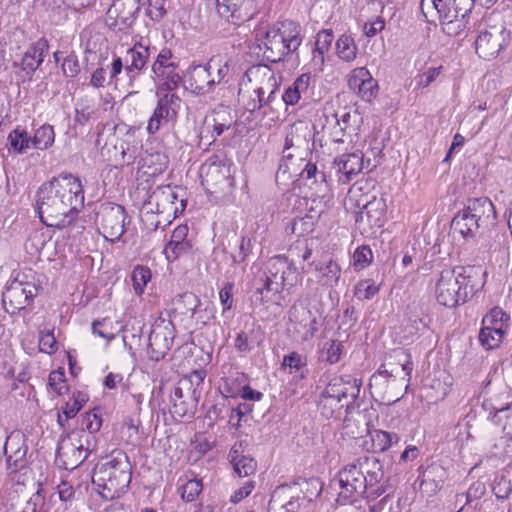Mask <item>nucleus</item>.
Listing matches in <instances>:
<instances>
[{"label":"nucleus","instance_id":"nucleus-1","mask_svg":"<svg viewBox=\"0 0 512 512\" xmlns=\"http://www.w3.org/2000/svg\"><path fill=\"white\" fill-rule=\"evenodd\" d=\"M84 206L81 180L61 173L43 183L36 192V211L43 224L63 229L71 225Z\"/></svg>","mask_w":512,"mask_h":512},{"label":"nucleus","instance_id":"nucleus-2","mask_svg":"<svg viewBox=\"0 0 512 512\" xmlns=\"http://www.w3.org/2000/svg\"><path fill=\"white\" fill-rule=\"evenodd\" d=\"M132 478V464L127 454L120 449L113 450L107 461L97 464L92 472V484L106 500L119 498L129 487Z\"/></svg>","mask_w":512,"mask_h":512},{"label":"nucleus","instance_id":"nucleus-3","mask_svg":"<svg viewBox=\"0 0 512 512\" xmlns=\"http://www.w3.org/2000/svg\"><path fill=\"white\" fill-rule=\"evenodd\" d=\"M298 279L297 268L284 256L271 258L266 269L254 281V297L261 304L271 300V295L293 287Z\"/></svg>","mask_w":512,"mask_h":512},{"label":"nucleus","instance_id":"nucleus-4","mask_svg":"<svg viewBox=\"0 0 512 512\" xmlns=\"http://www.w3.org/2000/svg\"><path fill=\"white\" fill-rule=\"evenodd\" d=\"M263 37L264 58L271 63H279L297 54L303 41L302 27L293 20L280 21L270 26Z\"/></svg>","mask_w":512,"mask_h":512},{"label":"nucleus","instance_id":"nucleus-5","mask_svg":"<svg viewBox=\"0 0 512 512\" xmlns=\"http://www.w3.org/2000/svg\"><path fill=\"white\" fill-rule=\"evenodd\" d=\"M321 491V483L317 478L280 486L269 501L268 512H300L303 507L317 498Z\"/></svg>","mask_w":512,"mask_h":512},{"label":"nucleus","instance_id":"nucleus-6","mask_svg":"<svg viewBox=\"0 0 512 512\" xmlns=\"http://www.w3.org/2000/svg\"><path fill=\"white\" fill-rule=\"evenodd\" d=\"M337 478L341 489L337 497V502L340 505L353 503L359 497H362L369 487L363 471L355 462L341 468Z\"/></svg>","mask_w":512,"mask_h":512},{"label":"nucleus","instance_id":"nucleus-7","mask_svg":"<svg viewBox=\"0 0 512 512\" xmlns=\"http://www.w3.org/2000/svg\"><path fill=\"white\" fill-rule=\"evenodd\" d=\"M97 220L100 221L103 236L112 243L120 240L125 233L126 224L130 223L125 208L115 203L102 205L97 213Z\"/></svg>","mask_w":512,"mask_h":512},{"label":"nucleus","instance_id":"nucleus-8","mask_svg":"<svg viewBox=\"0 0 512 512\" xmlns=\"http://www.w3.org/2000/svg\"><path fill=\"white\" fill-rule=\"evenodd\" d=\"M175 338L172 321L158 318L152 325L148 337L147 353L151 360L160 361L171 349Z\"/></svg>","mask_w":512,"mask_h":512},{"label":"nucleus","instance_id":"nucleus-9","mask_svg":"<svg viewBox=\"0 0 512 512\" xmlns=\"http://www.w3.org/2000/svg\"><path fill=\"white\" fill-rule=\"evenodd\" d=\"M454 272L452 268L442 270L436 283V299L439 304L448 308H454L467 302L466 292H463Z\"/></svg>","mask_w":512,"mask_h":512},{"label":"nucleus","instance_id":"nucleus-10","mask_svg":"<svg viewBox=\"0 0 512 512\" xmlns=\"http://www.w3.org/2000/svg\"><path fill=\"white\" fill-rule=\"evenodd\" d=\"M510 34V31L505 27L497 26L482 31L475 41L476 53L485 60L497 57L509 45Z\"/></svg>","mask_w":512,"mask_h":512},{"label":"nucleus","instance_id":"nucleus-11","mask_svg":"<svg viewBox=\"0 0 512 512\" xmlns=\"http://www.w3.org/2000/svg\"><path fill=\"white\" fill-rule=\"evenodd\" d=\"M38 288L34 283L13 280L3 292L5 310L11 314L26 308L37 295Z\"/></svg>","mask_w":512,"mask_h":512},{"label":"nucleus","instance_id":"nucleus-12","mask_svg":"<svg viewBox=\"0 0 512 512\" xmlns=\"http://www.w3.org/2000/svg\"><path fill=\"white\" fill-rule=\"evenodd\" d=\"M141 0H115L107 12V25L118 31L132 27L141 9Z\"/></svg>","mask_w":512,"mask_h":512},{"label":"nucleus","instance_id":"nucleus-13","mask_svg":"<svg viewBox=\"0 0 512 512\" xmlns=\"http://www.w3.org/2000/svg\"><path fill=\"white\" fill-rule=\"evenodd\" d=\"M152 116L148 121L147 130L149 133H156L162 122H175L181 105V98L176 93L162 92Z\"/></svg>","mask_w":512,"mask_h":512},{"label":"nucleus","instance_id":"nucleus-14","mask_svg":"<svg viewBox=\"0 0 512 512\" xmlns=\"http://www.w3.org/2000/svg\"><path fill=\"white\" fill-rule=\"evenodd\" d=\"M48 51V40L42 37L28 47L20 63L14 62V67L20 68L18 75L22 82L32 81L34 73L43 63Z\"/></svg>","mask_w":512,"mask_h":512},{"label":"nucleus","instance_id":"nucleus-15","mask_svg":"<svg viewBox=\"0 0 512 512\" xmlns=\"http://www.w3.org/2000/svg\"><path fill=\"white\" fill-rule=\"evenodd\" d=\"M184 189L182 187L172 188L170 185L158 186L144 201V205H152L155 203L156 212L163 213L166 210H172L176 214L179 210L177 206L172 207L176 204V201H180V211H183L186 207V200L182 198Z\"/></svg>","mask_w":512,"mask_h":512},{"label":"nucleus","instance_id":"nucleus-16","mask_svg":"<svg viewBox=\"0 0 512 512\" xmlns=\"http://www.w3.org/2000/svg\"><path fill=\"white\" fill-rule=\"evenodd\" d=\"M199 398L200 392L185 391L178 385L174 387L173 391L170 393V399L172 402L170 413L172 417L175 419L194 417Z\"/></svg>","mask_w":512,"mask_h":512},{"label":"nucleus","instance_id":"nucleus-17","mask_svg":"<svg viewBox=\"0 0 512 512\" xmlns=\"http://www.w3.org/2000/svg\"><path fill=\"white\" fill-rule=\"evenodd\" d=\"M214 58L206 65H193L187 70V82L190 90L197 95H204L213 90L215 76L213 74Z\"/></svg>","mask_w":512,"mask_h":512},{"label":"nucleus","instance_id":"nucleus-18","mask_svg":"<svg viewBox=\"0 0 512 512\" xmlns=\"http://www.w3.org/2000/svg\"><path fill=\"white\" fill-rule=\"evenodd\" d=\"M452 269L463 292H466L467 300L484 287L486 272L480 265L457 266Z\"/></svg>","mask_w":512,"mask_h":512},{"label":"nucleus","instance_id":"nucleus-19","mask_svg":"<svg viewBox=\"0 0 512 512\" xmlns=\"http://www.w3.org/2000/svg\"><path fill=\"white\" fill-rule=\"evenodd\" d=\"M361 381L351 376H335L330 379L321 394L338 400L350 397L354 401L360 393Z\"/></svg>","mask_w":512,"mask_h":512},{"label":"nucleus","instance_id":"nucleus-20","mask_svg":"<svg viewBox=\"0 0 512 512\" xmlns=\"http://www.w3.org/2000/svg\"><path fill=\"white\" fill-rule=\"evenodd\" d=\"M3 450L9 468H13V471L22 468L28 450L25 435L20 431H12L6 437Z\"/></svg>","mask_w":512,"mask_h":512},{"label":"nucleus","instance_id":"nucleus-21","mask_svg":"<svg viewBox=\"0 0 512 512\" xmlns=\"http://www.w3.org/2000/svg\"><path fill=\"white\" fill-rule=\"evenodd\" d=\"M348 86L352 90H357L360 98L366 102H371L378 93V83L366 67H359L352 71Z\"/></svg>","mask_w":512,"mask_h":512},{"label":"nucleus","instance_id":"nucleus-22","mask_svg":"<svg viewBox=\"0 0 512 512\" xmlns=\"http://www.w3.org/2000/svg\"><path fill=\"white\" fill-rule=\"evenodd\" d=\"M151 49L142 44H136L127 51L125 60V72L129 79V85L133 86V82L147 68L150 58Z\"/></svg>","mask_w":512,"mask_h":512},{"label":"nucleus","instance_id":"nucleus-23","mask_svg":"<svg viewBox=\"0 0 512 512\" xmlns=\"http://www.w3.org/2000/svg\"><path fill=\"white\" fill-rule=\"evenodd\" d=\"M386 216V203L382 198L373 197L372 200L368 201L362 208L361 211L355 215V222L361 223L366 218L369 226L382 227L385 222Z\"/></svg>","mask_w":512,"mask_h":512},{"label":"nucleus","instance_id":"nucleus-24","mask_svg":"<svg viewBox=\"0 0 512 512\" xmlns=\"http://www.w3.org/2000/svg\"><path fill=\"white\" fill-rule=\"evenodd\" d=\"M463 209L483 226L496 220L494 205L488 197L469 198Z\"/></svg>","mask_w":512,"mask_h":512},{"label":"nucleus","instance_id":"nucleus-25","mask_svg":"<svg viewBox=\"0 0 512 512\" xmlns=\"http://www.w3.org/2000/svg\"><path fill=\"white\" fill-rule=\"evenodd\" d=\"M334 163L338 166V172H341L344 176V179L340 178V180L349 182L364 168L363 153L356 151L343 154L337 157Z\"/></svg>","mask_w":512,"mask_h":512},{"label":"nucleus","instance_id":"nucleus-26","mask_svg":"<svg viewBox=\"0 0 512 512\" xmlns=\"http://www.w3.org/2000/svg\"><path fill=\"white\" fill-rule=\"evenodd\" d=\"M483 225L479 223L465 209L459 211L451 221L453 233H459L463 238H473Z\"/></svg>","mask_w":512,"mask_h":512},{"label":"nucleus","instance_id":"nucleus-27","mask_svg":"<svg viewBox=\"0 0 512 512\" xmlns=\"http://www.w3.org/2000/svg\"><path fill=\"white\" fill-rule=\"evenodd\" d=\"M311 75L303 73L295 79V81L285 90L282 95V101L286 105H295L304 97L309 98Z\"/></svg>","mask_w":512,"mask_h":512},{"label":"nucleus","instance_id":"nucleus-28","mask_svg":"<svg viewBox=\"0 0 512 512\" xmlns=\"http://www.w3.org/2000/svg\"><path fill=\"white\" fill-rule=\"evenodd\" d=\"M355 463L363 471L364 477L370 487L378 484L383 479V465L376 456L360 457Z\"/></svg>","mask_w":512,"mask_h":512},{"label":"nucleus","instance_id":"nucleus-29","mask_svg":"<svg viewBox=\"0 0 512 512\" xmlns=\"http://www.w3.org/2000/svg\"><path fill=\"white\" fill-rule=\"evenodd\" d=\"M428 3L438 15L442 23L451 24L457 21V10H455V0H421V9Z\"/></svg>","mask_w":512,"mask_h":512},{"label":"nucleus","instance_id":"nucleus-30","mask_svg":"<svg viewBox=\"0 0 512 512\" xmlns=\"http://www.w3.org/2000/svg\"><path fill=\"white\" fill-rule=\"evenodd\" d=\"M267 87H259L253 91V94L261 99L262 114L266 115L267 110H273V104L276 101V94L279 90V84L273 74H271L267 81Z\"/></svg>","mask_w":512,"mask_h":512},{"label":"nucleus","instance_id":"nucleus-31","mask_svg":"<svg viewBox=\"0 0 512 512\" xmlns=\"http://www.w3.org/2000/svg\"><path fill=\"white\" fill-rule=\"evenodd\" d=\"M336 123L340 127V130L345 134L356 132L362 122L361 114L357 109L349 108L335 113Z\"/></svg>","mask_w":512,"mask_h":512},{"label":"nucleus","instance_id":"nucleus-32","mask_svg":"<svg viewBox=\"0 0 512 512\" xmlns=\"http://www.w3.org/2000/svg\"><path fill=\"white\" fill-rule=\"evenodd\" d=\"M177 64L168 65L163 71L155 73V75L162 79V83L158 86L157 95L160 92L175 93L174 91L179 87L182 82V77L176 71Z\"/></svg>","mask_w":512,"mask_h":512},{"label":"nucleus","instance_id":"nucleus-33","mask_svg":"<svg viewBox=\"0 0 512 512\" xmlns=\"http://www.w3.org/2000/svg\"><path fill=\"white\" fill-rule=\"evenodd\" d=\"M200 305L201 301L197 295L192 292H185L178 295L174 301L173 313L179 315L190 314V316L193 317L197 313Z\"/></svg>","mask_w":512,"mask_h":512},{"label":"nucleus","instance_id":"nucleus-34","mask_svg":"<svg viewBox=\"0 0 512 512\" xmlns=\"http://www.w3.org/2000/svg\"><path fill=\"white\" fill-rule=\"evenodd\" d=\"M99 109L88 99H81L75 107L74 122L76 126H84L90 121L97 120Z\"/></svg>","mask_w":512,"mask_h":512},{"label":"nucleus","instance_id":"nucleus-35","mask_svg":"<svg viewBox=\"0 0 512 512\" xmlns=\"http://www.w3.org/2000/svg\"><path fill=\"white\" fill-rule=\"evenodd\" d=\"M244 0H216L217 12L220 17L239 24L244 19L240 15V7Z\"/></svg>","mask_w":512,"mask_h":512},{"label":"nucleus","instance_id":"nucleus-36","mask_svg":"<svg viewBox=\"0 0 512 512\" xmlns=\"http://www.w3.org/2000/svg\"><path fill=\"white\" fill-rule=\"evenodd\" d=\"M230 402L231 401L227 396L221 395L215 403L208 408L205 417L210 420L211 423L226 417L230 418V415H232V406Z\"/></svg>","mask_w":512,"mask_h":512},{"label":"nucleus","instance_id":"nucleus-37","mask_svg":"<svg viewBox=\"0 0 512 512\" xmlns=\"http://www.w3.org/2000/svg\"><path fill=\"white\" fill-rule=\"evenodd\" d=\"M282 367L288 368L290 373H299L301 379H304L308 374L307 357L299 354L298 352H291L283 357Z\"/></svg>","mask_w":512,"mask_h":512},{"label":"nucleus","instance_id":"nucleus-38","mask_svg":"<svg viewBox=\"0 0 512 512\" xmlns=\"http://www.w3.org/2000/svg\"><path fill=\"white\" fill-rule=\"evenodd\" d=\"M333 39L334 35L331 29L322 30L317 34L315 47L313 49V61L316 64L323 65L324 54L329 50Z\"/></svg>","mask_w":512,"mask_h":512},{"label":"nucleus","instance_id":"nucleus-39","mask_svg":"<svg viewBox=\"0 0 512 512\" xmlns=\"http://www.w3.org/2000/svg\"><path fill=\"white\" fill-rule=\"evenodd\" d=\"M61 447L57 449V455L60 457H64L63 466L66 470H73L81 465L86 459L87 454H84L81 449L77 448V444L73 441L68 448V451L63 452L61 454Z\"/></svg>","mask_w":512,"mask_h":512},{"label":"nucleus","instance_id":"nucleus-40","mask_svg":"<svg viewBox=\"0 0 512 512\" xmlns=\"http://www.w3.org/2000/svg\"><path fill=\"white\" fill-rule=\"evenodd\" d=\"M357 50L355 41L350 35L343 34L336 41V53L345 62L353 61L356 58Z\"/></svg>","mask_w":512,"mask_h":512},{"label":"nucleus","instance_id":"nucleus-41","mask_svg":"<svg viewBox=\"0 0 512 512\" xmlns=\"http://www.w3.org/2000/svg\"><path fill=\"white\" fill-rule=\"evenodd\" d=\"M8 144L18 154H24L32 146V140L24 129L16 128L8 135Z\"/></svg>","mask_w":512,"mask_h":512},{"label":"nucleus","instance_id":"nucleus-42","mask_svg":"<svg viewBox=\"0 0 512 512\" xmlns=\"http://www.w3.org/2000/svg\"><path fill=\"white\" fill-rule=\"evenodd\" d=\"M32 147L35 149L45 150L53 145L55 140L54 129L51 125L44 124L39 127L34 136L31 137Z\"/></svg>","mask_w":512,"mask_h":512},{"label":"nucleus","instance_id":"nucleus-43","mask_svg":"<svg viewBox=\"0 0 512 512\" xmlns=\"http://www.w3.org/2000/svg\"><path fill=\"white\" fill-rule=\"evenodd\" d=\"M504 334L500 328L483 326L479 332V342L487 350L495 349L501 343Z\"/></svg>","mask_w":512,"mask_h":512},{"label":"nucleus","instance_id":"nucleus-44","mask_svg":"<svg viewBox=\"0 0 512 512\" xmlns=\"http://www.w3.org/2000/svg\"><path fill=\"white\" fill-rule=\"evenodd\" d=\"M316 270L321 274V282L325 286H335L337 285L340 275L341 268L340 266L333 260H330L325 266H316Z\"/></svg>","mask_w":512,"mask_h":512},{"label":"nucleus","instance_id":"nucleus-45","mask_svg":"<svg viewBox=\"0 0 512 512\" xmlns=\"http://www.w3.org/2000/svg\"><path fill=\"white\" fill-rule=\"evenodd\" d=\"M510 319L509 315L499 307H494L488 314L483 317L482 324L484 327L500 328L501 332L505 333L507 322Z\"/></svg>","mask_w":512,"mask_h":512},{"label":"nucleus","instance_id":"nucleus-46","mask_svg":"<svg viewBox=\"0 0 512 512\" xmlns=\"http://www.w3.org/2000/svg\"><path fill=\"white\" fill-rule=\"evenodd\" d=\"M151 270L148 267L137 265L131 274L133 289L137 295H141L148 282L151 280Z\"/></svg>","mask_w":512,"mask_h":512},{"label":"nucleus","instance_id":"nucleus-47","mask_svg":"<svg viewBox=\"0 0 512 512\" xmlns=\"http://www.w3.org/2000/svg\"><path fill=\"white\" fill-rule=\"evenodd\" d=\"M342 407L343 405L341 404V400L320 394L318 400V409L324 418L331 419L336 417V412L339 411Z\"/></svg>","mask_w":512,"mask_h":512},{"label":"nucleus","instance_id":"nucleus-48","mask_svg":"<svg viewBox=\"0 0 512 512\" xmlns=\"http://www.w3.org/2000/svg\"><path fill=\"white\" fill-rule=\"evenodd\" d=\"M373 445L375 449L384 452L390 448L394 443H398L400 437L396 433L387 432L383 430H376L372 436Z\"/></svg>","mask_w":512,"mask_h":512},{"label":"nucleus","instance_id":"nucleus-49","mask_svg":"<svg viewBox=\"0 0 512 512\" xmlns=\"http://www.w3.org/2000/svg\"><path fill=\"white\" fill-rule=\"evenodd\" d=\"M443 71V66L430 67L422 73H419L414 78L416 89H425L436 81Z\"/></svg>","mask_w":512,"mask_h":512},{"label":"nucleus","instance_id":"nucleus-50","mask_svg":"<svg viewBox=\"0 0 512 512\" xmlns=\"http://www.w3.org/2000/svg\"><path fill=\"white\" fill-rule=\"evenodd\" d=\"M232 457V464L234 467V471L240 477H246L251 475L255 471L256 463L252 458L246 456H233L232 452L230 453Z\"/></svg>","mask_w":512,"mask_h":512},{"label":"nucleus","instance_id":"nucleus-51","mask_svg":"<svg viewBox=\"0 0 512 512\" xmlns=\"http://www.w3.org/2000/svg\"><path fill=\"white\" fill-rule=\"evenodd\" d=\"M343 352V345L338 340H330L325 342L322 350V359L330 364H335L340 360Z\"/></svg>","mask_w":512,"mask_h":512},{"label":"nucleus","instance_id":"nucleus-52","mask_svg":"<svg viewBox=\"0 0 512 512\" xmlns=\"http://www.w3.org/2000/svg\"><path fill=\"white\" fill-rule=\"evenodd\" d=\"M192 245L190 242H172L169 241L164 248V254L168 261H175L180 256L190 252Z\"/></svg>","mask_w":512,"mask_h":512},{"label":"nucleus","instance_id":"nucleus-53","mask_svg":"<svg viewBox=\"0 0 512 512\" xmlns=\"http://www.w3.org/2000/svg\"><path fill=\"white\" fill-rule=\"evenodd\" d=\"M205 377V370H194L189 374V376L181 379L178 386L182 387L185 391L199 392L197 388L204 382Z\"/></svg>","mask_w":512,"mask_h":512},{"label":"nucleus","instance_id":"nucleus-54","mask_svg":"<svg viewBox=\"0 0 512 512\" xmlns=\"http://www.w3.org/2000/svg\"><path fill=\"white\" fill-rule=\"evenodd\" d=\"M300 176L303 179L312 180L313 183H320V191H325L327 189L326 176L322 171H318L315 164L308 162L305 165V168L301 172Z\"/></svg>","mask_w":512,"mask_h":512},{"label":"nucleus","instance_id":"nucleus-55","mask_svg":"<svg viewBox=\"0 0 512 512\" xmlns=\"http://www.w3.org/2000/svg\"><path fill=\"white\" fill-rule=\"evenodd\" d=\"M203 489V484L200 479H191L187 481L181 488V498L186 502L194 501Z\"/></svg>","mask_w":512,"mask_h":512},{"label":"nucleus","instance_id":"nucleus-56","mask_svg":"<svg viewBox=\"0 0 512 512\" xmlns=\"http://www.w3.org/2000/svg\"><path fill=\"white\" fill-rule=\"evenodd\" d=\"M74 436H77V439H73L77 444V448L81 449L84 454L87 456L95 450L96 447V437L94 433H86L85 431H79L77 433H73Z\"/></svg>","mask_w":512,"mask_h":512},{"label":"nucleus","instance_id":"nucleus-57","mask_svg":"<svg viewBox=\"0 0 512 512\" xmlns=\"http://www.w3.org/2000/svg\"><path fill=\"white\" fill-rule=\"evenodd\" d=\"M379 291L378 286L375 285L371 279L360 281L355 286L354 294L359 300H369L374 297Z\"/></svg>","mask_w":512,"mask_h":512},{"label":"nucleus","instance_id":"nucleus-58","mask_svg":"<svg viewBox=\"0 0 512 512\" xmlns=\"http://www.w3.org/2000/svg\"><path fill=\"white\" fill-rule=\"evenodd\" d=\"M485 485L481 482L473 483L466 493L456 495V503L464 501L465 505H469L473 500H477L485 493Z\"/></svg>","mask_w":512,"mask_h":512},{"label":"nucleus","instance_id":"nucleus-59","mask_svg":"<svg viewBox=\"0 0 512 512\" xmlns=\"http://www.w3.org/2000/svg\"><path fill=\"white\" fill-rule=\"evenodd\" d=\"M102 425V419L98 412L95 410L89 411L82 415L81 430H87V433H96Z\"/></svg>","mask_w":512,"mask_h":512},{"label":"nucleus","instance_id":"nucleus-60","mask_svg":"<svg viewBox=\"0 0 512 512\" xmlns=\"http://www.w3.org/2000/svg\"><path fill=\"white\" fill-rule=\"evenodd\" d=\"M492 491L497 499H508L512 492L511 481L504 476L496 477L492 483Z\"/></svg>","mask_w":512,"mask_h":512},{"label":"nucleus","instance_id":"nucleus-61","mask_svg":"<svg viewBox=\"0 0 512 512\" xmlns=\"http://www.w3.org/2000/svg\"><path fill=\"white\" fill-rule=\"evenodd\" d=\"M54 329L39 332V349L41 352L53 354L58 350Z\"/></svg>","mask_w":512,"mask_h":512},{"label":"nucleus","instance_id":"nucleus-62","mask_svg":"<svg viewBox=\"0 0 512 512\" xmlns=\"http://www.w3.org/2000/svg\"><path fill=\"white\" fill-rule=\"evenodd\" d=\"M49 385L58 395L65 394L69 388L66 385L64 371L61 369L52 371L49 375Z\"/></svg>","mask_w":512,"mask_h":512},{"label":"nucleus","instance_id":"nucleus-63","mask_svg":"<svg viewBox=\"0 0 512 512\" xmlns=\"http://www.w3.org/2000/svg\"><path fill=\"white\" fill-rule=\"evenodd\" d=\"M254 329L249 331H241L237 334L234 347L239 352H250L252 350V344L254 343Z\"/></svg>","mask_w":512,"mask_h":512},{"label":"nucleus","instance_id":"nucleus-64","mask_svg":"<svg viewBox=\"0 0 512 512\" xmlns=\"http://www.w3.org/2000/svg\"><path fill=\"white\" fill-rule=\"evenodd\" d=\"M313 217L306 215L305 217L295 219L291 223V232L297 236H303L313 230Z\"/></svg>","mask_w":512,"mask_h":512}]
</instances>
